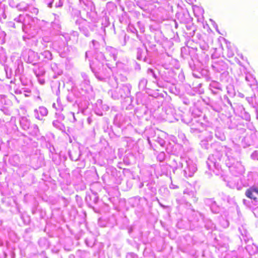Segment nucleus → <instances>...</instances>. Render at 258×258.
<instances>
[{"label":"nucleus","instance_id":"f257e3e1","mask_svg":"<svg viewBox=\"0 0 258 258\" xmlns=\"http://www.w3.org/2000/svg\"><path fill=\"white\" fill-rule=\"evenodd\" d=\"M24 21L22 22L23 31L31 37H34L38 33V29L33 25L35 19L29 15H24Z\"/></svg>","mask_w":258,"mask_h":258},{"label":"nucleus","instance_id":"f03ea898","mask_svg":"<svg viewBox=\"0 0 258 258\" xmlns=\"http://www.w3.org/2000/svg\"><path fill=\"white\" fill-rule=\"evenodd\" d=\"M106 66L108 68V70L104 68L102 63H99L94 67L90 64L91 70L98 80L103 81L109 76L110 73L109 70L111 69V67L109 66V63H106Z\"/></svg>","mask_w":258,"mask_h":258},{"label":"nucleus","instance_id":"7ed1b4c3","mask_svg":"<svg viewBox=\"0 0 258 258\" xmlns=\"http://www.w3.org/2000/svg\"><path fill=\"white\" fill-rule=\"evenodd\" d=\"M222 157V156L220 153L216 152L214 154L210 155L207 161V164L209 169L213 170L216 174H218V173L216 172L214 169L219 171L221 169L220 162L221 160Z\"/></svg>","mask_w":258,"mask_h":258},{"label":"nucleus","instance_id":"20e7f679","mask_svg":"<svg viewBox=\"0 0 258 258\" xmlns=\"http://www.w3.org/2000/svg\"><path fill=\"white\" fill-rule=\"evenodd\" d=\"M132 86L130 84L122 85L117 87L112 93V97L114 99L125 98L130 95Z\"/></svg>","mask_w":258,"mask_h":258},{"label":"nucleus","instance_id":"39448f33","mask_svg":"<svg viewBox=\"0 0 258 258\" xmlns=\"http://www.w3.org/2000/svg\"><path fill=\"white\" fill-rule=\"evenodd\" d=\"M182 168L183 175L185 177H192L197 170L195 164L190 160H186Z\"/></svg>","mask_w":258,"mask_h":258},{"label":"nucleus","instance_id":"423d86ee","mask_svg":"<svg viewBox=\"0 0 258 258\" xmlns=\"http://www.w3.org/2000/svg\"><path fill=\"white\" fill-rule=\"evenodd\" d=\"M11 101L5 95H0V110L6 115H10Z\"/></svg>","mask_w":258,"mask_h":258},{"label":"nucleus","instance_id":"0eeeda50","mask_svg":"<svg viewBox=\"0 0 258 258\" xmlns=\"http://www.w3.org/2000/svg\"><path fill=\"white\" fill-rule=\"evenodd\" d=\"M224 152L226 158L225 163L228 168L234 165L235 162H238L234 157L233 151L231 148L225 146Z\"/></svg>","mask_w":258,"mask_h":258},{"label":"nucleus","instance_id":"6e6552de","mask_svg":"<svg viewBox=\"0 0 258 258\" xmlns=\"http://www.w3.org/2000/svg\"><path fill=\"white\" fill-rule=\"evenodd\" d=\"M212 67L214 71L218 73H221L228 69L227 63L221 59L213 60Z\"/></svg>","mask_w":258,"mask_h":258},{"label":"nucleus","instance_id":"1a4fd4ad","mask_svg":"<svg viewBox=\"0 0 258 258\" xmlns=\"http://www.w3.org/2000/svg\"><path fill=\"white\" fill-rule=\"evenodd\" d=\"M230 172L234 176L242 175L244 172V167L240 162H235V164L228 168Z\"/></svg>","mask_w":258,"mask_h":258},{"label":"nucleus","instance_id":"9d476101","mask_svg":"<svg viewBox=\"0 0 258 258\" xmlns=\"http://www.w3.org/2000/svg\"><path fill=\"white\" fill-rule=\"evenodd\" d=\"M245 195L247 197L256 200L258 198V184H254L248 188L245 191Z\"/></svg>","mask_w":258,"mask_h":258},{"label":"nucleus","instance_id":"9b49d317","mask_svg":"<svg viewBox=\"0 0 258 258\" xmlns=\"http://www.w3.org/2000/svg\"><path fill=\"white\" fill-rule=\"evenodd\" d=\"M6 127L8 134H13L17 132L18 128L16 124L15 117H11L10 121L6 123Z\"/></svg>","mask_w":258,"mask_h":258},{"label":"nucleus","instance_id":"f8f14e48","mask_svg":"<svg viewBox=\"0 0 258 258\" xmlns=\"http://www.w3.org/2000/svg\"><path fill=\"white\" fill-rule=\"evenodd\" d=\"M209 88L214 95H219L223 91L222 85L216 81H212L210 83Z\"/></svg>","mask_w":258,"mask_h":258},{"label":"nucleus","instance_id":"ddd939ff","mask_svg":"<svg viewBox=\"0 0 258 258\" xmlns=\"http://www.w3.org/2000/svg\"><path fill=\"white\" fill-rule=\"evenodd\" d=\"M186 159L184 158H178L173 159L172 160L171 166L173 167V171L175 173V170L179 168H182L184 167V162Z\"/></svg>","mask_w":258,"mask_h":258},{"label":"nucleus","instance_id":"4468645a","mask_svg":"<svg viewBox=\"0 0 258 258\" xmlns=\"http://www.w3.org/2000/svg\"><path fill=\"white\" fill-rule=\"evenodd\" d=\"M48 114V110L43 106H40L34 110V115L35 117L39 120H42L44 116H46Z\"/></svg>","mask_w":258,"mask_h":258},{"label":"nucleus","instance_id":"2eb2a0df","mask_svg":"<svg viewBox=\"0 0 258 258\" xmlns=\"http://www.w3.org/2000/svg\"><path fill=\"white\" fill-rule=\"evenodd\" d=\"M81 76L83 79L81 83L82 89H84L87 92L92 90V88L90 85V82L88 75L85 73H82Z\"/></svg>","mask_w":258,"mask_h":258},{"label":"nucleus","instance_id":"dca6fc26","mask_svg":"<svg viewBox=\"0 0 258 258\" xmlns=\"http://www.w3.org/2000/svg\"><path fill=\"white\" fill-rule=\"evenodd\" d=\"M238 230L241 234V236H240L241 241L243 240L245 243L251 242V238L249 236V234L244 226H241L239 227Z\"/></svg>","mask_w":258,"mask_h":258},{"label":"nucleus","instance_id":"f3484780","mask_svg":"<svg viewBox=\"0 0 258 258\" xmlns=\"http://www.w3.org/2000/svg\"><path fill=\"white\" fill-rule=\"evenodd\" d=\"M164 135V133L160 131L158 133H155V135L152 137L153 140L158 143L161 146H164L165 142L162 137Z\"/></svg>","mask_w":258,"mask_h":258},{"label":"nucleus","instance_id":"a211bd4d","mask_svg":"<svg viewBox=\"0 0 258 258\" xmlns=\"http://www.w3.org/2000/svg\"><path fill=\"white\" fill-rule=\"evenodd\" d=\"M20 123L21 127L25 131L30 129V121L26 117H22L20 120Z\"/></svg>","mask_w":258,"mask_h":258},{"label":"nucleus","instance_id":"6ab92c4d","mask_svg":"<svg viewBox=\"0 0 258 258\" xmlns=\"http://www.w3.org/2000/svg\"><path fill=\"white\" fill-rule=\"evenodd\" d=\"M89 27L87 23L85 21L79 26L80 31L86 37H89L90 35Z\"/></svg>","mask_w":258,"mask_h":258},{"label":"nucleus","instance_id":"aec40b11","mask_svg":"<svg viewBox=\"0 0 258 258\" xmlns=\"http://www.w3.org/2000/svg\"><path fill=\"white\" fill-rule=\"evenodd\" d=\"M249 244H247L245 246V249L250 254H254L258 252V247L253 244L252 243V241L251 242H248Z\"/></svg>","mask_w":258,"mask_h":258},{"label":"nucleus","instance_id":"412c9836","mask_svg":"<svg viewBox=\"0 0 258 258\" xmlns=\"http://www.w3.org/2000/svg\"><path fill=\"white\" fill-rule=\"evenodd\" d=\"M106 50L109 55L112 57L114 61L116 60L117 55L118 53L117 50L111 46H107Z\"/></svg>","mask_w":258,"mask_h":258},{"label":"nucleus","instance_id":"4be33fe9","mask_svg":"<svg viewBox=\"0 0 258 258\" xmlns=\"http://www.w3.org/2000/svg\"><path fill=\"white\" fill-rule=\"evenodd\" d=\"M221 197L222 199L226 201L228 204L231 205H236V203L235 201V199L234 197H231L229 195H227L224 193H222L221 194Z\"/></svg>","mask_w":258,"mask_h":258},{"label":"nucleus","instance_id":"5701e85b","mask_svg":"<svg viewBox=\"0 0 258 258\" xmlns=\"http://www.w3.org/2000/svg\"><path fill=\"white\" fill-rule=\"evenodd\" d=\"M220 73L221 75L220 76V80L221 82L227 83L231 80L229 72L227 71V70L223 71Z\"/></svg>","mask_w":258,"mask_h":258},{"label":"nucleus","instance_id":"b1692460","mask_svg":"<svg viewBox=\"0 0 258 258\" xmlns=\"http://www.w3.org/2000/svg\"><path fill=\"white\" fill-rule=\"evenodd\" d=\"M245 80L247 82L248 85L250 87L254 86L256 87V81L252 75H246Z\"/></svg>","mask_w":258,"mask_h":258},{"label":"nucleus","instance_id":"393cba45","mask_svg":"<svg viewBox=\"0 0 258 258\" xmlns=\"http://www.w3.org/2000/svg\"><path fill=\"white\" fill-rule=\"evenodd\" d=\"M240 116L243 119L249 121L250 119V116L249 113L245 111V108L242 106L239 107Z\"/></svg>","mask_w":258,"mask_h":258},{"label":"nucleus","instance_id":"a878e982","mask_svg":"<svg viewBox=\"0 0 258 258\" xmlns=\"http://www.w3.org/2000/svg\"><path fill=\"white\" fill-rule=\"evenodd\" d=\"M9 161L13 166H17L19 164V157L17 155H13L9 158Z\"/></svg>","mask_w":258,"mask_h":258},{"label":"nucleus","instance_id":"bb28decb","mask_svg":"<svg viewBox=\"0 0 258 258\" xmlns=\"http://www.w3.org/2000/svg\"><path fill=\"white\" fill-rule=\"evenodd\" d=\"M28 8H29V5L24 2L17 4L16 7L20 11H27Z\"/></svg>","mask_w":258,"mask_h":258},{"label":"nucleus","instance_id":"cd10ccee","mask_svg":"<svg viewBox=\"0 0 258 258\" xmlns=\"http://www.w3.org/2000/svg\"><path fill=\"white\" fill-rule=\"evenodd\" d=\"M178 19L180 20L181 22L186 23L189 21L190 18L189 14L187 13L179 14Z\"/></svg>","mask_w":258,"mask_h":258},{"label":"nucleus","instance_id":"c85d7f7f","mask_svg":"<svg viewBox=\"0 0 258 258\" xmlns=\"http://www.w3.org/2000/svg\"><path fill=\"white\" fill-rule=\"evenodd\" d=\"M96 59L97 60L101 62L100 63H102V64L104 61L109 60L106 58L104 53L101 52H97L96 55Z\"/></svg>","mask_w":258,"mask_h":258},{"label":"nucleus","instance_id":"c756f323","mask_svg":"<svg viewBox=\"0 0 258 258\" xmlns=\"http://www.w3.org/2000/svg\"><path fill=\"white\" fill-rule=\"evenodd\" d=\"M5 0H0V20L3 18H6V15L5 13V5L3 4Z\"/></svg>","mask_w":258,"mask_h":258},{"label":"nucleus","instance_id":"7c9ffc66","mask_svg":"<svg viewBox=\"0 0 258 258\" xmlns=\"http://www.w3.org/2000/svg\"><path fill=\"white\" fill-rule=\"evenodd\" d=\"M29 133L32 136H38L39 132V130L38 126L36 124H33L30 127V129L29 130Z\"/></svg>","mask_w":258,"mask_h":258},{"label":"nucleus","instance_id":"2f4dec72","mask_svg":"<svg viewBox=\"0 0 258 258\" xmlns=\"http://www.w3.org/2000/svg\"><path fill=\"white\" fill-rule=\"evenodd\" d=\"M143 53H144V50L142 48H137V58L138 60H142L143 59L144 61H147V58L146 57V56H145L143 55Z\"/></svg>","mask_w":258,"mask_h":258},{"label":"nucleus","instance_id":"473e14b6","mask_svg":"<svg viewBox=\"0 0 258 258\" xmlns=\"http://www.w3.org/2000/svg\"><path fill=\"white\" fill-rule=\"evenodd\" d=\"M227 93L230 97H233L235 95V91L233 86L229 85L226 87Z\"/></svg>","mask_w":258,"mask_h":258},{"label":"nucleus","instance_id":"72a5a7b5","mask_svg":"<svg viewBox=\"0 0 258 258\" xmlns=\"http://www.w3.org/2000/svg\"><path fill=\"white\" fill-rule=\"evenodd\" d=\"M209 105L213 110L217 112H220L222 109L221 106L216 102H211Z\"/></svg>","mask_w":258,"mask_h":258},{"label":"nucleus","instance_id":"f704fd0d","mask_svg":"<svg viewBox=\"0 0 258 258\" xmlns=\"http://www.w3.org/2000/svg\"><path fill=\"white\" fill-rule=\"evenodd\" d=\"M33 71L37 78L43 76L45 73L44 69L42 67L34 69Z\"/></svg>","mask_w":258,"mask_h":258},{"label":"nucleus","instance_id":"c9c22d12","mask_svg":"<svg viewBox=\"0 0 258 258\" xmlns=\"http://www.w3.org/2000/svg\"><path fill=\"white\" fill-rule=\"evenodd\" d=\"M52 124L55 127L58 128L59 130L63 131L65 129L64 125L57 120H54L52 122Z\"/></svg>","mask_w":258,"mask_h":258},{"label":"nucleus","instance_id":"e433bc0d","mask_svg":"<svg viewBox=\"0 0 258 258\" xmlns=\"http://www.w3.org/2000/svg\"><path fill=\"white\" fill-rule=\"evenodd\" d=\"M215 135L217 139L221 141H224L225 139L224 134L218 128L215 130Z\"/></svg>","mask_w":258,"mask_h":258},{"label":"nucleus","instance_id":"4c0bfd02","mask_svg":"<svg viewBox=\"0 0 258 258\" xmlns=\"http://www.w3.org/2000/svg\"><path fill=\"white\" fill-rule=\"evenodd\" d=\"M122 115L121 114H117L115 115L114 118V122L117 124H122L123 123V120L122 119Z\"/></svg>","mask_w":258,"mask_h":258},{"label":"nucleus","instance_id":"58836bf2","mask_svg":"<svg viewBox=\"0 0 258 258\" xmlns=\"http://www.w3.org/2000/svg\"><path fill=\"white\" fill-rule=\"evenodd\" d=\"M24 14H20L14 19V21L22 28V22L24 21Z\"/></svg>","mask_w":258,"mask_h":258},{"label":"nucleus","instance_id":"ea45409f","mask_svg":"<svg viewBox=\"0 0 258 258\" xmlns=\"http://www.w3.org/2000/svg\"><path fill=\"white\" fill-rule=\"evenodd\" d=\"M41 55L47 60H51L52 58L51 53L48 50H45L41 52Z\"/></svg>","mask_w":258,"mask_h":258},{"label":"nucleus","instance_id":"a19ab883","mask_svg":"<svg viewBox=\"0 0 258 258\" xmlns=\"http://www.w3.org/2000/svg\"><path fill=\"white\" fill-rule=\"evenodd\" d=\"M28 56V60L30 62H32L34 60V58L36 56V53L33 50L30 49L27 52Z\"/></svg>","mask_w":258,"mask_h":258},{"label":"nucleus","instance_id":"79ce46f5","mask_svg":"<svg viewBox=\"0 0 258 258\" xmlns=\"http://www.w3.org/2000/svg\"><path fill=\"white\" fill-rule=\"evenodd\" d=\"M147 73L149 76L152 77L155 81L157 80L158 77L152 69L149 68L147 71Z\"/></svg>","mask_w":258,"mask_h":258},{"label":"nucleus","instance_id":"37998d69","mask_svg":"<svg viewBox=\"0 0 258 258\" xmlns=\"http://www.w3.org/2000/svg\"><path fill=\"white\" fill-rule=\"evenodd\" d=\"M27 11H28L33 15H36L38 13L39 10L37 8L29 5V8H28Z\"/></svg>","mask_w":258,"mask_h":258},{"label":"nucleus","instance_id":"c03bdc74","mask_svg":"<svg viewBox=\"0 0 258 258\" xmlns=\"http://www.w3.org/2000/svg\"><path fill=\"white\" fill-rule=\"evenodd\" d=\"M80 4L82 6L86 7H90L92 5V3L89 0H79Z\"/></svg>","mask_w":258,"mask_h":258},{"label":"nucleus","instance_id":"a18cd8bd","mask_svg":"<svg viewBox=\"0 0 258 258\" xmlns=\"http://www.w3.org/2000/svg\"><path fill=\"white\" fill-rule=\"evenodd\" d=\"M201 49L203 51H207L209 49V46L208 43L204 41L201 42L200 44Z\"/></svg>","mask_w":258,"mask_h":258},{"label":"nucleus","instance_id":"49530a36","mask_svg":"<svg viewBox=\"0 0 258 258\" xmlns=\"http://www.w3.org/2000/svg\"><path fill=\"white\" fill-rule=\"evenodd\" d=\"M165 154L163 152H161L159 153L157 156V160L158 161H159L160 162L163 161L165 159Z\"/></svg>","mask_w":258,"mask_h":258},{"label":"nucleus","instance_id":"de8ad7c7","mask_svg":"<svg viewBox=\"0 0 258 258\" xmlns=\"http://www.w3.org/2000/svg\"><path fill=\"white\" fill-rule=\"evenodd\" d=\"M147 84V80L146 79H142L139 82V86L142 89H144Z\"/></svg>","mask_w":258,"mask_h":258},{"label":"nucleus","instance_id":"09e8293b","mask_svg":"<svg viewBox=\"0 0 258 258\" xmlns=\"http://www.w3.org/2000/svg\"><path fill=\"white\" fill-rule=\"evenodd\" d=\"M7 58L6 53L2 47H0V59L5 60Z\"/></svg>","mask_w":258,"mask_h":258},{"label":"nucleus","instance_id":"8fccbe9b","mask_svg":"<svg viewBox=\"0 0 258 258\" xmlns=\"http://www.w3.org/2000/svg\"><path fill=\"white\" fill-rule=\"evenodd\" d=\"M31 91L29 88H23V94H24L25 97H29L30 96Z\"/></svg>","mask_w":258,"mask_h":258},{"label":"nucleus","instance_id":"3c124183","mask_svg":"<svg viewBox=\"0 0 258 258\" xmlns=\"http://www.w3.org/2000/svg\"><path fill=\"white\" fill-rule=\"evenodd\" d=\"M184 194H186L191 197H194L195 191L192 190H189L187 188L185 189L183 191Z\"/></svg>","mask_w":258,"mask_h":258},{"label":"nucleus","instance_id":"603ef678","mask_svg":"<svg viewBox=\"0 0 258 258\" xmlns=\"http://www.w3.org/2000/svg\"><path fill=\"white\" fill-rule=\"evenodd\" d=\"M69 118L70 120L72 122H75L77 121V119L76 118L75 113L74 112H71L68 114Z\"/></svg>","mask_w":258,"mask_h":258},{"label":"nucleus","instance_id":"864d4df0","mask_svg":"<svg viewBox=\"0 0 258 258\" xmlns=\"http://www.w3.org/2000/svg\"><path fill=\"white\" fill-rule=\"evenodd\" d=\"M78 106L79 108L81 110L82 112H84L85 109L87 108V103L85 102V105H83V104L81 103L78 104Z\"/></svg>","mask_w":258,"mask_h":258},{"label":"nucleus","instance_id":"5fc2aeb1","mask_svg":"<svg viewBox=\"0 0 258 258\" xmlns=\"http://www.w3.org/2000/svg\"><path fill=\"white\" fill-rule=\"evenodd\" d=\"M43 2L47 5L48 7L52 8L54 0H43Z\"/></svg>","mask_w":258,"mask_h":258},{"label":"nucleus","instance_id":"6e6d98bb","mask_svg":"<svg viewBox=\"0 0 258 258\" xmlns=\"http://www.w3.org/2000/svg\"><path fill=\"white\" fill-rule=\"evenodd\" d=\"M251 158L253 160H258V151H255L251 154Z\"/></svg>","mask_w":258,"mask_h":258},{"label":"nucleus","instance_id":"4d7b16f0","mask_svg":"<svg viewBox=\"0 0 258 258\" xmlns=\"http://www.w3.org/2000/svg\"><path fill=\"white\" fill-rule=\"evenodd\" d=\"M92 47L94 49H97L99 46V43L95 40H93L92 41Z\"/></svg>","mask_w":258,"mask_h":258},{"label":"nucleus","instance_id":"13d9d810","mask_svg":"<svg viewBox=\"0 0 258 258\" xmlns=\"http://www.w3.org/2000/svg\"><path fill=\"white\" fill-rule=\"evenodd\" d=\"M126 258H138V256L133 252H130L127 254Z\"/></svg>","mask_w":258,"mask_h":258},{"label":"nucleus","instance_id":"bf43d9fd","mask_svg":"<svg viewBox=\"0 0 258 258\" xmlns=\"http://www.w3.org/2000/svg\"><path fill=\"white\" fill-rule=\"evenodd\" d=\"M201 145L202 147L205 149H208L209 148V145L206 141H202L201 142Z\"/></svg>","mask_w":258,"mask_h":258},{"label":"nucleus","instance_id":"052dcab7","mask_svg":"<svg viewBox=\"0 0 258 258\" xmlns=\"http://www.w3.org/2000/svg\"><path fill=\"white\" fill-rule=\"evenodd\" d=\"M9 5L12 8H16L17 3H16L14 0H9Z\"/></svg>","mask_w":258,"mask_h":258},{"label":"nucleus","instance_id":"680f3d73","mask_svg":"<svg viewBox=\"0 0 258 258\" xmlns=\"http://www.w3.org/2000/svg\"><path fill=\"white\" fill-rule=\"evenodd\" d=\"M129 29L131 32H132L133 33H136L137 37L138 38H140V36H139V34H138V31L135 28H134V27H130Z\"/></svg>","mask_w":258,"mask_h":258},{"label":"nucleus","instance_id":"e2e57ef3","mask_svg":"<svg viewBox=\"0 0 258 258\" xmlns=\"http://www.w3.org/2000/svg\"><path fill=\"white\" fill-rule=\"evenodd\" d=\"M38 81L41 85H43L45 83V80L43 78V76L39 77L37 78Z\"/></svg>","mask_w":258,"mask_h":258},{"label":"nucleus","instance_id":"0e129e2a","mask_svg":"<svg viewBox=\"0 0 258 258\" xmlns=\"http://www.w3.org/2000/svg\"><path fill=\"white\" fill-rule=\"evenodd\" d=\"M62 36L64 37V39L67 42L71 39L70 35L69 33H64L62 34Z\"/></svg>","mask_w":258,"mask_h":258},{"label":"nucleus","instance_id":"69168bd1","mask_svg":"<svg viewBox=\"0 0 258 258\" xmlns=\"http://www.w3.org/2000/svg\"><path fill=\"white\" fill-rule=\"evenodd\" d=\"M63 5V2L61 0H59L58 2H56L55 4V8H60Z\"/></svg>","mask_w":258,"mask_h":258},{"label":"nucleus","instance_id":"338daca9","mask_svg":"<svg viewBox=\"0 0 258 258\" xmlns=\"http://www.w3.org/2000/svg\"><path fill=\"white\" fill-rule=\"evenodd\" d=\"M94 15L93 19L91 20L93 23H97L98 22V18L96 14H93Z\"/></svg>","mask_w":258,"mask_h":258},{"label":"nucleus","instance_id":"774afa93","mask_svg":"<svg viewBox=\"0 0 258 258\" xmlns=\"http://www.w3.org/2000/svg\"><path fill=\"white\" fill-rule=\"evenodd\" d=\"M85 242H86V244L88 246H90V247H92L94 244V242H90L89 241V240L88 239H86V240H85Z\"/></svg>","mask_w":258,"mask_h":258}]
</instances>
